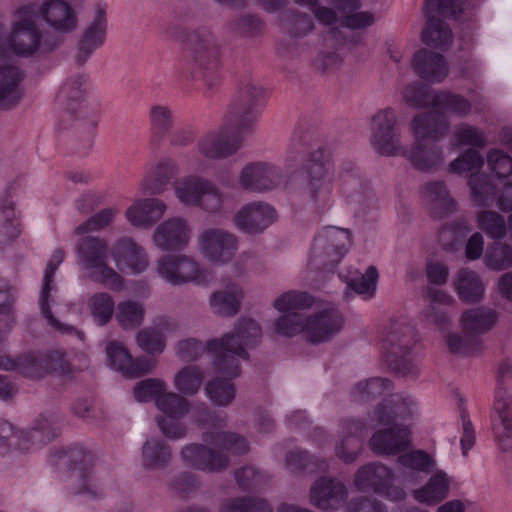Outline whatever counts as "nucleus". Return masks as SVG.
Instances as JSON below:
<instances>
[{"label": "nucleus", "instance_id": "f704fd0d", "mask_svg": "<svg viewBox=\"0 0 512 512\" xmlns=\"http://www.w3.org/2000/svg\"><path fill=\"white\" fill-rule=\"evenodd\" d=\"M165 211L166 204L159 199H140L127 209L126 218L135 227H150Z\"/></svg>", "mask_w": 512, "mask_h": 512}, {"label": "nucleus", "instance_id": "ddd939ff", "mask_svg": "<svg viewBox=\"0 0 512 512\" xmlns=\"http://www.w3.org/2000/svg\"><path fill=\"white\" fill-rule=\"evenodd\" d=\"M371 145L383 156L403 153L401 129L396 111L391 107L379 109L371 117Z\"/></svg>", "mask_w": 512, "mask_h": 512}, {"label": "nucleus", "instance_id": "e2e57ef3", "mask_svg": "<svg viewBox=\"0 0 512 512\" xmlns=\"http://www.w3.org/2000/svg\"><path fill=\"white\" fill-rule=\"evenodd\" d=\"M88 306L94 321L100 325H106L113 316L115 303L111 295L100 292L90 297Z\"/></svg>", "mask_w": 512, "mask_h": 512}, {"label": "nucleus", "instance_id": "a211bd4d", "mask_svg": "<svg viewBox=\"0 0 512 512\" xmlns=\"http://www.w3.org/2000/svg\"><path fill=\"white\" fill-rule=\"evenodd\" d=\"M239 241L232 232L221 228L205 229L198 237L201 253L215 263H228L238 250Z\"/></svg>", "mask_w": 512, "mask_h": 512}, {"label": "nucleus", "instance_id": "de8ad7c7", "mask_svg": "<svg viewBox=\"0 0 512 512\" xmlns=\"http://www.w3.org/2000/svg\"><path fill=\"white\" fill-rule=\"evenodd\" d=\"M423 194L435 215L443 217L455 210V202L450 197L444 182L433 181L427 183L423 187Z\"/></svg>", "mask_w": 512, "mask_h": 512}, {"label": "nucleus", "instance_id": "5701e85b", "mask_svg": "<svg viewBox=\"0 0 512 512\" xmlns=\"http://www.w3.org/2000/svg\"><path fill=\"white\" fill-rule=\"evenodd\" d=\"M106 34V10L99 6L93 20L84 28L77 42V51L74 55V62L77 66H83L93 53L103 46Z\"/></svg>", "mask_w": 512, "mask_h": 512}, {"label": "nucleus", "instance_id": "680f3d73", "mask_svg": "<svg viewBox=\"0 0 512 512\" xmlns=\"http://www.w3.org/2000/svg\"><path fill=\"white\" fill-rule=\"evenodd\" d=\"M220 512H273V510L265 499L247 496L224 501Z\"/></svg>", "mask_w": 512, "mask_h": 512}, {"label": "nucleus", "instance_id": "79ce46f5", "mask_svg": "<svg viewBox=\"0 0 512 512\" xmlns=\"http://www.w3.org/2000/svg\"><path fill=\"white\" fill-rule=\"evenodd\" d=\"M172 459L171 447L160 438H150L142 446L141 463L145 470H162Z\"/></svg>", "mask_w": 512, "mask_h": 512}, {"label": "nucleus", "instance_id": "c9c22d12", "mask_svg": "<svg viewBox=\"0 0 512 512\" xmlns=\"http://www.w3.org/2000/svg\"><path fill=\"white\" fill-rule=\"evenodd\" d=\"M447 128L448 124L444 117L435 111L417 114L411 122L415 139L436 143L444 136Z\"/></svg>", "mask_w": 512, "mask_h": 512}, {"label": "nucleus", "instance_id": "c85d7f7f", "mask_svg": "<svg viewBox=\"0 0 512 512\" xmlns=\"http://www.w3.org/2000/svg\"><path fill=\"white\" fill-rule=\"evenodd\" d=\"M38 12L42 15L46 23L62 36L76 30L78 26V16L74 9L63 0H47Z\"/></svg>", "mask_w": 512, "mask_h": 512}, {"label": "nucleus", "instance_id": "423d86ee", "mask_svg": "<svg viewBox=\"0 0 512 512\" xmlns=\"http://www.w3.org/2000/svg\"><path fill=\"white\" fill-rule=\"evenodd\" d=\"M330 154L324 148H318L310 153L303 165L305 180L304 196L312 208L324 211L333 202V184L330 173Z\"/></svg>", "mask_w": 512, "mask_h": 512}, {"label": "nucleus", "instance_id": "4d7b16f0", "mask_svg": "<svg viewBox=\"0 0 512 512\" xmlns=\"http://www.w3.org/2000/svg\"><path fill=\"white\" fill-rule=\"evenodd\" d=\"M209 180L200 177H187L180 181L175 193L179 201L188 206H198Z\"/></svg>", "mask_w": 512, "mask_h": 512}, {"label": "nucleus", "instance_id": "13d9d810", "mask_svg": "<svg viewBox=\"0 0 512 512\" xmlns=\"http://www.w3.org/2000/svg\"><path fill=\"white\" fill-rule=\"evenodd\" d=\"M204 371L195 365L186 366L174 377L176 389L184 395H195L203 382Z\"/></svg>", "mask_w": 512, "mask_h": 512}, {"label": "nucleus", "instance_id": "7ed1b4c3", "mask_svg": "<svg viewBox=\"0 0 512 512\" xmlns=\"http://www.w3.org/2000/svg\"><path fill=\"white\" fill-rule=\"evenodd\" d=\"M413 405L412 398L395 394L377 406L375 420L386 428L376 431L370 439V448L375 454L396 455L408 449L410 431L398 421L411 415Z\"/></svg>", "mask_w": 512, "mask_h": 512}, {"label": "nucleus", "instance_id": "412c9836", "mask_svg": "<svg viewBox=\"0 0 512 512\" xmlns=\"http://www.w3.org/2000/svg\"><path fill=\"white\" fill-rule=\"evenodd\" d=\"M180 458L187 467L208 473L222 472L230 465V459L224 452L201 443L183 446Z\"/></svg>", "mask_w": 512, "mask_h": 512}, {"label": "nucleus", "instance_id": "c03bdc74", "mask_svg": "<svg viewBox=\"0 0 512 512\" xmlns=\"http://www.w3.org/2000/svg\"><path fill=\"white\" fill-rule=\"evenodd\" d=\"M496 320L495 311L484 307L468 309L463 312L460 319L464 332L476 337L491 330Z\"/></svg>", "mask_w": 512, "mask_h": 512}, {"label": "nucleus", "instance_id": "f3484780", "mask_svg": "<svg viewBox=\"0 0 512 512\" xmlns=\"http://www.w3.org/2000/svg\"><path fill=\"white\" fill-rule=\"evenodd\" d=\"M345 318L334 305H328L306 316V341L320 344L330 341L341 332Z\"/></svg>", "mask_w": 512, "mask_h": 512}, {"label": "nucleus", "instance_id": "393cba45", "mask_svg": "<svg viewBox=\"0 0 512 512\" xmlns=\"http://www.w3.org/2000/svg\"><path fill=\"white\" fill-rule=\"evenodd\" d=\"M106 353L112 369L130 378H139L152 371L154 362L146 357L133 359L128 350L117 341L107 344Z\"/></svg>", "mask_w": 512, "mask_h": 512}, {"label": "nucleus", "instance_id": "bf43d9fd", "mask_svg": "<svg viewBox=\"0 0 512 512\" xmlns=\"http://www.w3.org/2000/svg\"><path fill=\"white\" fill-rule=\"evenodd\" d=\"M281 21L291 37H304L314 28L313 19L307 13L298 10H286Z\"/></svg>", "mask_w": 512, "mask_h": 512}, {"label": "nucleus", "instance_id": "bb28decb", "mask_svg": "<svg viewBox=\"0 0 512 512\" xmlns=\"http://www.w3.org/2000/svg\"><path fill=\"white\" fill-rule=\"evenodd\" d=\"M190 240L187 221L180 217L170 218L161 223L153 234L154 244L163 251L184 249Z\"/></svg>", "mask_w": 512, "mask_h": 512}, {"label": "nucleus", "instance_id": "5fc2aeb1", "mask_svg": "<svg viewBox=\"0 0 512 512\" xmlns=\"http://www.w3.org/2000/svg\"><path fill=\"white\" fill-rule=\"evenodd\" d=\"M204 390L209 400L219 407L229 406L236 396L234 384L220 377L208 381Z\"/></svg>", "mask_w": 512, "mask_h": 512}, {"label": "nucleus", "instance_id": "dca6fc26", "mask_svg": "<svg viewBox=\"0 0 512 512\" xmlns=\"http://www.w3.org/2000/svg\"><path fill=\"white\" fill-rule=\"evenodd\" d=\"M264 97V90L255 80H246L239 91L238 100L233 104L230 111V121L239 130L251 131L254 127L259 111L258 106Z\"/></svg>", "mask_w": 512, "mask_h": 512}, {"label": "nucleus", "instance_id": "72a5a7b5", "mask_svg": "<svg viewBox=\"0 0 512 512\" xmlns=\"http://www.w3.org/2000/svg\"><path fill=\"white\" fill-rule=\"evenodd\" d=\"M390 480H394L392 469L381 463H369L357 471L354 483L361 491L382 493Z\"/></svg>", "mask_w": 512, "mask_h": 512}, {"label": "nucleus", "instance_id": "0e129e2a", "mask_svg": "<svg viewBox=\"0 0 512 512\" xmlns=\"http://www.w3.org/2000/svg\"><path fill=\"white\" fill-rule=\"evenodd\" d=\"M149 120L153 137L161 140L173 125V112L167 106L154 105L150 109Z\"/></svg>", "mask_w": 512, "mask_h": 512}, {"label": "nucleus", "instance_id": "052dcab7", "mask_svg": "<svg viewBox=\"0 0 512 512\" xmlns=\"http://www.w3.org/2000/svg\"><path fill=\"white\" fill-rule=\"evenodd\" d=\"M391 389V382L388 379L374 377L367 381H360L352 390V397L358 402H367L381 396Z\"/></svg>", "mask_w": 512, "mask_h": 512}, {"label": "nucleus", "instance_id": "864d4df0", "mask_svg": "<svg viewBox=\"0 0 512 512\" xmlns=\"http://www.w3.org/2000/svg\"><path fill=\"white\" fill-rule=\"evenodd\" d=\"M378 280V271L374 266L367 268L364 274L351 272L345 276V282L348 288H351L357 294L362 295L364 298H372L376 292V285Z\"/></svg>", "mask_w": 512, "mask_h": 512}, {"label": "nucleus", "instance_id": "3c124183", "mask_svg": "<svg viewBox=\"0 0 512 512\" xmlns=\"http://www.w3.org/2000/svg\"><path fill=\"white\" fill-rule=\"evenodd\" d=\"M455 288L459 298L466 303H476L484 295V285L479 276L469 269L458 272Z\"/></svg>", "mask_w": 512, "mask_h": 512}, {"label": "nucleus", "instance_id": "4c0bfd02", "mask_svg": "<svg viewBox=\"0 0 512 512\" xmlns=\"http://www.w3.org/2000/svg\"><path fill=\"white\" fill-rule=\"evenodd\" d=\"M450 478L443 470L434 471L426 484L413 491L414 499L422 504L436 505L449 494Z\"/></svg>", "mask_w": 512, "mask_h": 512}, {"label": "nucleus", "instance_id": "b1692460", "mask_svg": "<svg viewBox=\"0 0 512 512\" xmlns=\"http://www.w3.org/2000/svg\"><path fill=\"white\" fill-rule=\"evenodd\" d=\"M347 496V488L335 478L320 477L310 488L311 504L323 511L338 510L346 502Z\"/></svg>", "mask_w": 512, "mask_h": 512}, {"label": "nucleus", "instance_id": "ea45409f", "mask_svg": "<svg viewBox=\"0 0 512 512\" xmlns=\"http://www.w3.org/2000/svg\"><path fill=\"white\" fill-rule=\"evenodd\" d=\"M398 464L409 472L403 473V481L416 483L415 473L430 474L435 471L437 462L424 450H411L397 458Z\"/></svg>", "mask_w": 512, "mask_h": 512}, {"label": "nucleus", "instance_id": "20e7f679", "mask_svg": "<svg viewBox=\"0 0 512 512\" xmlns=\"http://www.w3.org/2000/svg\"><path fill=\"white\" fill-rule=\"evenodd\" d=\"M38 10L35 4L21 6L15 13L9 34L10 52L30 57L35 53H49L64 42L63 36L42 33L37 25Z\"/></svg>", "mask_w": 512, "mask_h": 512}, {"label": "nucleus", "instance_id": "58836bf2", "mask_svg": "<svg viewBox=\"0 0 512 512\" xmlns=\"http://www.w3.org/2000/svg\"><path fill=\"white\" fill-rule=\"evenodd\" d=\"M415 342L413 327L404 320H392L386 329L384 343L390 354L407 353Z\"/></svg>", "mask_w": 512, "mask_h": 512}, {"label": "nucleus", "instance_id": "9b49d317", "mask_svg": "<svg viewBox=\"0 0 512 512\" xmlns=\"http://www.w3.org/2000/svg\"><path fill=\"white\" fill-rule=\"evenodd\" d=\"M61 458L70 470L75 493L93 498L103 495V488L94 475L95 455L90 450L73 445L63 450Z\"/></svg>", "mask_w": 512, "mask_h": 512}, {"label": "nucleus", "instance_id": "0eeeda50", "mask_svg": "<svg viewBox=\"0 0 512 512\" xmlns=\"http://www.w3.org/2000/svg\"><path fill=\"white\" fill-rule=\"evenodd\" d=\"M77 264L89 277L106 288L120 290L121 276L107 264L109 248L104 239L94 236L81 238L76 246Z\"/></svg>", "mask_w": 512, "mask_h": 512}, {"label": "nucleus", "instance_id": "774afa93", "mask_svg": "<svg viewBox=\"0 0 512 512\" xmlns=\"http://www.w3.org/2000/svg\"><path fill=\"white\" fill-rule=\"evenodd\" d=\"M235 480L244 491H256L269 482V476L253 466H244L235 471Z\"/></svg>", "mask_w": 512, "mask_h": 512}, {"label": "nucleus", "instance_id": "f257e3e1", "mask_svg": "<svg viewBox=\"0 0 512 512\" xmlns=\"http://www.w3.org/2000/svg\"><path fill=\"white\" fill-rule=\"evenodd\" d=\"M261 338V327L255 320L241 319L233 332L226 333L221 339L210 340L206 345L196 339L180 341L177 354L181 360L192 362L206 351L213 353L216 372L232 379L240 375L239 359L246 360L249 357L245 348L255 347Z\"/></svg>", "mask_w": 512, "mask_h": 512}, {"label": "nucleus", "instance_id": "c756f323", "mask_svg": "<svg viewBox=\"0 0 512 512\" xmlns=\"http://www.w3.org/2000/svg\"><path fill=\"white\" fill-rule=\"evenodd\" d=\"M343 193L347 204L356 215H366L376 208L372 189L354 174H349L344 179Z\"/></svg>", "mask_w": 512, "mask_h": 512}, {"label": "nucleus", "instance_id": "cd10ccee", "mask_svg": "<svg viewBox=\"0 0 512 512\" xmlns=\"http://www.w3.org/2000/svg\"><path fill=\"white\" fill-rule=\"evenodd\" d=\"M277 217L275 209L266 203L254 202L247 204L237 212L234 224L249 234L263 232Z\"/></svg>", "mask_w": 512, "mask_h": 512}, {"label": "nucleus", "instance_id": "e433bc0d", "mask_svg": "<svg viewBox=\"0 0 512 512\" xmlns=\"http://www.w3.org/2000/svg\"><path fill=\"white\" fill-rule=\"evenodd\" d=\"M20 221L9 193L0 198V250L9 247L20 235Z\"/></svg>", "mask_w": 512, "mask_h": 512}, {"label": "nucleus", "instance_id": "473e14b6", "mask_svg": "<svg viewBox=\"0 0 512 512\" xmlns=\"http://www.w3.org/2000/svg\"><path fill=\"white\" fill-rule=\"evenodd\" d=\"M413 68L422 79L439 83L448 75V65L445 58L433 51L420 49L413 58Z\"/></svg>", "mask_w": 512, "mask_h": 512}, {"label": "nucleus", "instance_id": "1a4fd4ad", "mask_svg": "<svg viewBox=\"0 0 512 512\" xmlns=\"http://www.w3.org/2000/svg\"><path fill=\"white\" fill-rule=\"evenodd\" d=\"M462 13L458 0H426V26L422 41L428 46L445 49L452 43V31L438 16L457 19Z\"/></svg>", "mask_w": 512, "mask_h": 512}, {"label": "nucleus", "instance_id": "f03ea898", "mask_svg": "<svg viewBox=\"0 0 512 512\" xmlns=\"http://www.w3.org/2000/svg\"><path fill=\"white\" fill-rule=\"evenodd\" d=\"M224 46L208 28L202 27L186 37L183 57L174 68L179 79H203L207 88L218 83L217 71L222 65Z\"/></svg>", "mask_w": 512, "mask_h": 512}, {"label": "nucleus", "instance_id": "37998d69", "mask_svg": "<svg viewBox=\"0 0 512 512\" xmlns=\"http://www.w3.org/2000/svg\"><path fill=\"white\" fill-rule=\"evenodd\" d=\"M88 76L84 73H75L69 76L58 94L59 103L71 113L76 112L86 94Z\"/></svg>", "mask_w": 512, "mask_h": 512}, {"label": "nucleus", "instance_id": "a19ab883", "mask_svg": "<svg viewBox=\"0 0 512 512\" xmlns=\"http://www.w3.org/2000/svg\"><path fill=\"white\" fill-rule=\"evenodd\" d=\"M177 173L178 168L173 160H161L142 180L141 189L143 193L149 195L161 194Z\"/></svg>", "mask_w": 512, "mask_h": 512}, {"label": "nucleus", "instance_id": "aec40b11", "mask_svg": "<svg viewBox=\"0 0 512 512\" xmlns=\"http://www.w3.org/2000/svg\"><path fill=\"white\" fill-rule=\"evenodd\" d=\"M157 273L174 286L189 282H201L203 271L199 264L186 255H165L157 262Z\"/></svg>", "mask_w": 512, "mask_h": 512}, {"label": "nucleus", "instance_id": "8fccbe9b", "mask_svg": "<svg viewBox=\"0 0 512 512\" xmlns=\"http://www.w3.org/2000/svg\"><path fill=\"white\" fill-rule=\"evenodd\" d=\"M206 444L218 446L220 451H228L234 455H243L249 450L245 437L233 432L208 431L202 436Z\"/></svg>", "mask_w": 512, "mask_h": 512}, {"label": "nucleus", "instance_id": "6e6d98bb", "mask_svg": "<svg viewBox=\"0 0 512 512\" xmlns=\"http://www.w3.org/2000/svg\"><path fill=\"white\" fill-rule=\"evenodd\" d=\"M145 308L136 301H123L116 307L115 319L123 329H135L144 320Z\"/></svg>", "mask_w": 512, "mask_h": 512}, {"label": "nucleus", "instance_id": "09e8293b", "mask_svg": "<svg viewBox=\"0 0 512 512\" xmlns=\"http://www.w3.org/2000/svg\"><path fill=\"white\" fill-rule=\"evenodd\" d=\"M25 430L16 429L6 420H0V455H9L14 452H28L29 441Z\"/></svg>", "mask_w": 512, "mask_h": 512}, {"label": "nucleus", "instance_id": "6e6552de", "mask_svg": "<svg viewBox=\"0 0 512 512\" xmlns=\"http://www.w3.org/2000/svg\"><path fill=\"white\" fill-rule=\"evenodd\" d=\"M314 298L307 292L288 291L274 300V307L283 314L274 322L276 334L284 337H294L302 334L306 339V315L300 310L312 308Z\"/></svg>", "mask_w": 512, "mask_h": 512}, {"label": "nucleus", "instance_id": "338daca9", "mask_svg": "<svg viewBox=\"0 0 512 512\" xmlns=\"http://www.w3.org/2000/svg\"><path fill=\"white\" fill-rule=\"evenodd\" d=\"M484 262L489 269L495 271L512 267V247L501 243L488 246Z\"/></svg>", "mask_w": 512, "mask_h": 512}, {"label": "nucleus", "instance_id": "2f4dec72", "mask_svg": "<svg viewBox=\"0 0 512 512\" xmlns=\"http://www.w3.org/2000/svg\"><path fill=\"white\" fill-rule=\"evenodd\" d=\"M22 71L16 66L0 67V109L12 110L23 98Z\"/></svg>", "mask_w": 512, "mask_h": 512}, {"label": "nucleus", "instance_id": "39448f33", "mask_svg": "<svg viewBox=\"0 0 512 512\" xmlns=\"http://www.w3.org/2000/svg\"><path fill=\"white\" fill-rule=\"evenodd\" d=\"M494 440L502 451L512 449V362L500 363L495 403L491 414Z\"/></svg>", "mask_w": 512, "mask_h": 512}, {"label": "nucleus", "instance_id": "2eb2a0df", "mask_svg": "<svg viewBox=\"0 0 512 512\" xmlns=\"http://www.w3.org/2000/svg\"><path fill=\"white\" fill-rule=\"evenodd\" d=\"M63 260L64 251L62 249H56L51 256L44 273L42 289L39 297V307L42 317L46 320L47 325L51 329L61 335L75 336L83 342L85 340V333L71 324L61 322L55 317L49 305L50 294L54 288V274Z\"/></svg>", "mask_w": 512, "mask_h": 512}, {"label": "nucleus", "instance_id": "a18cd8bd", "mask_svg": "<svg viewBox=\"0 0 512 512\" xmlns=\"http://www.w3.org/2000/svg\"><path fill=\"white\" fill-rule=\"evenodd\" d=\"M59 418L57 415L41 414L36 418L30 429L25 430L26 437L29 441V448L40 446L52 441L58 433Z\"/></svg>", "mask_w": 512, "mask_h": 512}, {"label": "nucleus", "instance_id": "4be33fe9", "mask_svg": "<svg viewBox=\"0 0 512 512\" xmlns=\"http://www.w3.org/2000/svg\"><path fill=\"white\" fill-rule=\"evenodd\" d=\"M366 432L367 425L363 420L352 417L341 419L335 447L337 457L345 463L354 462L362 450Z\"/></svg>", "mask_w": 512, "mask_h": 512}, {"label": "nucleus", "instance_id": "69168bd1", "mask_svg": "<svg viewBox=\"0 0 512 512\" xmlns=\"http://www.w3.org/2000/svg\"><path fill=\"white\" fill-rule=\"evenodd\" d=\"M156 406L166 417L182 418L189 411V402L174 392L164 391L156 399Z\"/></svg>", "mask_w": 512, "mask_h": 512}, {"label": "nucleus", "instance_id": "7c9ffc66", "mask_svg": "<svg viewBox=\"0 0 512 512\" xmlns=\"http://www.w3.org/2000/svg\"><path fill=\"white\" fill-rule=\"evenodd\" d=\"M0 369L16 372L29 379H40L46 376L42 351L23 352L14 358L0 356Z\"/></svg>", "mask_w": 512, "mask_h": 512}, {"label": "nucleus", "instance_id": "4468645a", "mask_svg": "<svg viewBox=\"0 0 512 512\" xmlns=\"http://www.w3.org/2000/svg\"><path fill=\"white\" fill-rule=\"evenodd\" d=\"M229 126L219 130L210 131L203 135L197 143L198 152L205 158L212 160L226 159L234 155L242 146V134L249 130L239 128L228 118Z\"/></svg>", "mask_w": 512, "mask_h": 512}, {"label": "nucleus", "instance_id": "603ef678", "mask_svg": "<svg viewBox=\"0 0 512 512\" xmlns=\"http://www.w3.org/2000/svg\"><path fill=\"white\" fill-rule=\"evenodd\" d=\"M432 106L442 112L460 117L467 116L472 109V104L467 98L449 91H439L433 95Z\"/></svg>", "mask_w": 512, "mask_h": 512}, {"label": "nucleus", "instance_id": "f8f14e48", "mask_svg": "<svg viewBox=\"0 0 512 512\" xmlns=\"http://www.w3.org/2000/svg\"><path fill=\"white\" fill-rule=\"evenodd\" d=\"M351 244L348 230L327 227L314 239L311 263L323 271H333Z\"/></svg>", "mask_w": 512, "mask_h": 512}, {"label": "nucleus", "instance_id": "a878e982", "mask_svg": "<svg viewBox=\"0 0 512 512\" xmlns=\"http://www.w3.org/2000/svg\"><path fill=\"white\" fill-rule=\"evenodd\" d=\"M402 151L397 156L405 157L414 169L421 172L437 171L444 161L443 149L436 142L415 139L410 149L403 145Z\"/></svg>", "mask_w": 512, "mask_h": 512}, {"label": "nucleus", "instance_id": "49530a36", "mask_svg": "<svg viewBox=\"0 0 512 512\" xmlns=\"http://www.w3.org/2000/svg\"><path fill=\"white\" fill-rule=\"evenodd\" d=\"M242 297L241 288L231 284L225 290L214 292L210 297V305L213 312L218 315L234 316L240 309Z\"/></svg>", "mask_w": 512, "mask_h": 512}, {"label": "nucleus", "instance_id": "9d476101", "mask_svg": "<svg viewBox=\"0 0 512 512\" xmlns=\"http://www.w3.org/2000/svg\"><path fill=\"white\" fill-rule=\"evenodd\" d=\"M484 161L481 154L474 149H467L449 165L452 173H471L468 184L472 200L477 206L490 207L496 199V187L485 174H473L478 172Z\"/></svg>", "mask_w": 512, "mask_h": 512}, {"label": "nucleus", "instance_id": "6ab92c4d", "mask_svg": "<svg viewBox=\"0 0 512 512\" xmlns=\"http://www.w3.org/2000/svg\"><path fill=\"white\" fill-rule=\"evenodd\" d=\"M239 185L251 192H268L278 188L283 182L280 167L269 162H253L240 172Z\"/></svg>", "mask_w": 512, "mask_h": 512}]
</instances>
